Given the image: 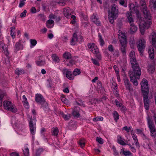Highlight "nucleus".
<instances>
[{"label":"nucleus","mask_w":156,"mask_h":156,"mask_svg":"<svg viewBox=\"0 0 156 156\" xmlns=\"http://www.w3.org/2000/svg\"><path fill=\"white\" fill-rule=\"evenodd\" d=\"M63 14L64 16L67 18L69 17L70 15H71L69 13L68 9L65 8L63 9Z\"/></svg>","instance_id":"obj_32"},{"label":"nucleus","mask_w":156,"mask_h":156,"mask_svg":"<svg viewBox=\"0 0 156 156\" xmlns=\"http://www.w3.org/2000/svg\"><path fill=\"white\" fill-rule=\"evenodd\" d=\"M90 50L94 53H96L99 51L98 49L97 48L95 45L93 46V47Z\"/></svg>","instance_id":"obj_35"},{"label":"nucleus","mask_w":156,"mask_h":156,"mask_svg":"<svg viewBox=\"0 0 156 156\" xmlns=\"http://www.w3.org/2000/svg\"><path fill=\"white\" fill-rule=\"evenodd\" d=\"M79 144L81 147L83 148L85 145V142L84 139H80L79 141Z\"/></svg>","instance_id":"obj_47"},{"label":"nucleus","mask_w":156,"mask_h":156,"mask_svg":"<svg viewBox=\"0 0 156 156\" xmlns=\"http://www.w3.org/2000/svg\"><path fill=\"white\" fill-rule=\"evenodd\" d=\"M52 58L53 61L55 62H58L60 60L58 57L55 54H53L52 55Z\"/></svg>","instance_id":"obj_39"},{"label":"nucleus","mask_w":156,"mask_h":156,"mask_svg":"<svg viewBox=\"0 0 156 156\" xmlns=\"http://www.w3.org/2000/svg\"><path fill=\"white\" fill-rule=\"evenodd\" d=\"M35 100L38 103L41 105L43 108H46L48 106L47 103L41 94H37L36 95Z\"/></svg>","instance_id":"obj_5"},{"label":"nucleus","mask_w":156,"mask_h":156,"mask_svg":"<svg viewBox=\"0 0 156 156\" xmlns=\"http://www.w3.org/2000/svg\"><path fill=\"white\" fill-rule=\"evenodd\" d=\"M123 153L124 154L125 156H126L127 155H129L131 154V153L128 151H123Z\"/></svg>","instance_id":"obj_63"},{"label":"nucleus","mask_w":156,"mask_h":156,"mask_svg":"<svg viewBox=\"0 0 156 156\" xmlns=\"http://www.w3.org/2000/svg\"><path fill=\"white\" fill-rule=\"evenodd\" d=\"M119 39L121 44L120 50L123 55L126 54V40L125 35L122 34L119 35Z\"/></svg>","instance_id":"obj_3"},{"label":"nucleus","mask_w":156,"mask_h":156,"mask_svg":"<svg viewBox=\"0 0 156 156\" xmlns=\"http://www.w3.org/2000/svg\"><path fill=\"white\" fill-rule=\"evenodd\" d=\"M15 73L18 75L23 74L25 73L24 71L23 70L19 68L16 69L15 71Z\"/></svg>","instance_id":"obj_31"},{"label":"nucleus","mask_w":156,"mask_h":156,"mask_svg":"<svg viewBox=\"0 0 156 156\" xmlns=\"http://www.w3.org/2000/svg\"><path fill=\"white\" fill-rule=\"evenodd\" d=\"M0 47L3 50L6 56L9 54V52L7 48V46L2 42H0Z\"/></svg>","instance_id":"obj_18"},{"label":"nucleus","mask_w":156,"mask_h":156,"mask_svg":"<svg viewBox=\"0 0 156 156\" xmlns=\"http://www.w3.org/2000/svg\"><path fill=\"white\" fill-rule=\"evenodd\" d=\"M148 53L150 58L153 59L154 57V50L152 46H150L149 47Z\"/></svg>","instance_id":"obj_17"},{"label":"nucleus","mask_w":156,"mask_h":156,"mask_svg":"<svg viewBox=\"0 0 156 156\" xmlns=\"http://www.w3.org/2000/svg\"><path fill=\"white\" fill-rule=\"evenodd\" d=\"M108 51L110 52H113L114 51V48L112 44H110L108 45Z\"/></svg>","instance_id":"obj_55"},{"label":"nucleus","mask_w":156,"mask_h":156,"mask_svg":"<svg viewBox=\"0 0 156 156\" xmlns=\"http://www.w3.org/2000/svg\"><path fill=\"white\" fill-rule=\"evenodd\" d=\"M99 37L100 42V44L101 46H103L105 44V42L104 40H103L101 36V35L100 34L99 35Z\"/></svg>","instance_id":"obj_51"},{"label":"nucleus","mask_w":156,"mask_h":156,"mask_svg":"<svg viewBox=\"0 0 156 156\" xmlns=\"http://www.w3.org/2000/svg\"><path fill=\"white\" fill-rule=\"evenodd\" d=\"M23 45L20 43H17L15 45V51L17 52V51L22 50L23 48Z\"/></svg>","instance_id":"obj_26"},{"label":"nucleus","mask_w":156,"mask_h":156,"mask_svg":"<svg viewBox=\"0 0 156 156\" xmlns=\"http://www.w3.org/2000/svg\"><path fill=\"white\" fill-rule=\"evenodd\" d=\"M79 108L78 107H76L73 112V116L78 117L80 116V114L79 113L78 110Z\"/></svg>","instance_id":"obj_24"},{"label":"nucleus","mask_w":156,"mask_h":156,"mask_svg":"<svg viewBox=\"0 0 156 156\" xmlns=\"http://www.w3.org/2000/svg\"><path fill=\"white\" fill-rule=\"evenodd\" d=\"M71 116V115L69 114H67L65 115L64 114H62V116L64 118L65 120H69Z\"/></svg>","instance_id":"obj_44"},{"label":"nucleus","mask_w":156,"mask_h":156,"mask_svg":"<svg viewBox=\"0 0 156 156\" xmlns=\"http://www.w3.org/2000/svg\"><path fill=\"white\" fill-rule=\"evenodd\" d=\"M30 42L31 45L33 46H35L37 43V41L33 39H31L30 40Z\"/></svg>","instance_id":"obj_49"},{"label":"nucleus","mask_w":156,"mask_h":156,"mask_svg":"<svg viewBox=\"0 0 156 156\" xmlns=\"http://www.w3.org/2000/svg\"><path fill=\"white\" fill-rule=\"evenodd\" d=\"M111 7V11L109 12L108 16L109 22L112 24L114 23L115 19L118 17L119 8L118 6L115 4H112Z\"/></svg>","instance_id":"obj_2"},{"label":"nucleus","mask_w":156,"mask_h":156,"mask_svg":"<svg viewBox=\"0 0 156 156\" xmlns=\"http://www.w3.org/2000/svg\"><path fill=\"white\" fill-rule=\"evenodd\" d=\"M103 120V118L102 117H97L93 118V120L95 121H102Z\"/></svg>","instance_id":"obj_56"},{"label":"nucleus","mask_w":156,"mask_h":156,"mask_svg":"<svg viewBox=\"0 0 156 156\" xmlns=\"http://www.w3.org/2000/svg\"><path fill=\"white\" fill-rule=\"evenodd\" d=\"M113 68L116 73V74H117L118 73H119V69L118 68L117 66H116L115 65L114 66Z\"/></svg>","instance_id":"obj_59"},{"label":"nucleus","mask_w":156,"mask_h":156,"mask_svg":"<svg viewBox=\"0 0 156 156\" xmlns=\"http://www.w3.org/2000/svg\"><path fill=\"white\" fill-rule=\"evenodd\" d=\"M92 20L94 23L98 25H100L101 23L98 20V19L97 18L96 15L93 14L91 17Z\"/></svg>","instance_id":"obj_21"},{"label":"nucleus","mask_w":156,"mask_h":156,"mask_svg":"<svg viewBox=\"0 0 156 156\" xmlns=\"http://www.w3.org/2000/svg\"><path fill=\"white\" fill-rule=\"evenodd\" d=\"M144 102L145 108L147 110L149 109V106L150 104V102L149 101L148 97H145L143 98Z\"/></svg>","instance_id":"obj_13"},{"label":"nucleus","mask_w":156,"mask_h":156,"mask_svg":"<svg viewBox=\"0 0 156 156\" xmlns=\"http://www.w3.org/2000/svg\"><path fill=\"white\" fill-rule=\"evenodd\" d=\"M40 20L43 22H44L45 20L46 17L43 14H40L38 15Z\"/></svg>","instance_id":"obj_41"},{"label":"nucleus","mask_w":156,"mask_h":156,"mask_svg":"<svg viewBox=\"0 0 156 156\" xmlns=\"http://www.w3.org/2000/svg\"><path fill=\"white\" fill-rule=\"evenodd\" d=\"M148 70V71L150 72L151 73H153L154 70V66L151 65H150L149 66Z\"/></svg>","instance_id":"obj_42"},{"label":"nucleus","mask_w":156,"mask_h":156,"mask_svg":"<svg viewBox=\"0 0 156 156\" xmlns=\"http://www.w3.org/2000/svg\"><path fill=\"white\" fill-rule=\"evenodd\" d=\"M78 40L77 34L74 33L73 35V37L70 41L71 44L72 45H75L77 42Z\"/></svg>","instance_id":"obj_16"},{"label":"nucleus","mask_w":156,"mask_h":156,"mask_svg":"<svg viewBox=\"0 0 156 156\" xmlns=\"http://www.w3.org/2000/svg\"><path fill=\"white\" fill-rule=\"evenodd\" d=\"M11 30H10V34L11 36L13 37L14 36V33L13 32L15 30V27H11L10 28ZM13 38V37H12Z\"/></svg>","instance_id":"obj_62"},{"label":"nucleus","mask_w":156,"mask_h":156,"mask_svg":"<svg viewBox=\"0 0 156 156\" xmlns=\"http://www.w3.org/2000/svg\"><path fill=\"white\" fill-rule=\"evenodd\" d=\"M131 66L132 70L129 71V74L131 82L134 85L136 86L138 84L136 79L139 78L141 73L140 68L138 63Z\"/></svg>","instance_id":"obj_1"},{"label":"nucleus","mask_w":156,"mask_h":156,"mask_svg":"<svg viewBox=\"0 0 156 156\" xmlns=\"http://www.w3.org/2000/svg\"><path fill=\"white\" fill-rule=\"evenodd\" d=\"M141 91L143 98L144 97H148L149 88H141Z\"/></svg>","instance_id":"obj_23"},{"label":"nucleus","mask_w":156,"mask_h":156,"mask_svg":"<svg viewBox=\"0 0 156 156\" xmlns=\"http://www.w3.org/2000/svg\"><path fill=\"white\" fill-rule=\"evenodd\" d=\"M150 21L149 22H145L144 23H141L139 24L140 32L142 35L144 34V29L147 27V28H149L150 25Z\"/></svg>","instance_id":"obj_10"},{"label":"nucleus","mask_w":156,"mask_h":156,"mask_svg":"<svg viewBox=\"0 0 156 156\" xmlns=\"http://www.w3.org/2000/svg\"><path fill=\"white\" fill-rule=\"evenodd\" d=\"M29 126L31 133L34 135L35 133L36 128V120L34 119H30L29 122Z\"/></svg>","instance_id":"obj_9"},{"label":"nucleus","mask_w":156,"mask_h":156,"mask_svg":"<svg viewBox=\"0 0 156 156\" xmlns=\"http://www.w3.org/2000/svg\"><path fill=\"white\" fill-rule=\"evenodd\" d=\"M117 141L121 145H126V144L125 143L120 136L118 138Z\"/></svg>","instance_id":"obj_34"},{"label":"nucleus","mask_w":156,"mask_h":156,"mask_svg":"<svg viewBox=\"0 0 156 156\" xmlns=\"http://www.w3.org/2000/svg\"><path fill=\"white\" fill-rule=\"evenodd\" d=\"M30 12L32 13H34L36 12V9L34 7H32L30 9Z\"/></svg>","instance_id":"obj_64"},{"label":"nucleus","mask_w":156,"mask_h":156,"mask_svg":"<svg viewBox=\"0 0 156 156\" xmlns=\"http://www.w3.org/2000/svg\"><path fill=\"white\" fill-rule=\"evenodd\" d=\"M90 50L94 53H96L99 51L98 49L97 48L95 45L93 46V47Z\"/></svg>","instance_id":"obj_36"},{"label":"nucleus","mask_w":156,"mask_h":156,"mask_svg":"<svg viewBox=\"0 0 156 156\" xmlns=\"http://www.w3.org/2000/svg\"><path fill=\"white\" fill-rule=\"evenodd\" d=\"M59 131L58 128L57 127L52 128L51 134L52 135H54L55 136H57Z\"/></svg>","instance_id":"obj_30"},{"label":"nucleus","mask_w":156,"mask_h":156,"mask_svg":"<svg viewBox=\"0 0 156 156\" xmlns=\"http://www.w3.org/2000/svg\"><path fill=\"white\" fill-rule=\"evenodd\" d=\"M94 45L95 44L94 43H90L88 44L87 46L88 48L90 50Z\"/></svg>","instance_id":"obj_58"},{"label":"nucleus","mask_w":156,"mask_h":156,"mask_svg":"<svg viewBox=\"0 0 156 156\" xmlns=\"http://www.w3.org/2000/svg\"><path fill=\"white\" fill-rule=\"evenodd\" d=\"M91 60L93 61V63L95 65L97 66H99V63L98 62V61L97 60L95 59H94L93 58H92Z\"/></svg>","instance_id":"obj_57"},{"label":"nucleus","mask_w":156,"mask_h":156,"mask_svg":"<svg viewBox=\"0 0 156 156\" xmlns=\"http://www.w3.org/2000/svg\"><path fill=\"white\" fill-rule=\"evenodd\" d=\"M144 16L145 19V21L146 22L150 21V24L151 22V16L150 10L147 8H144L142 9Z\"/></svg>","instance_id":"obj_7"},{"label":"nucleus","mask_w":156,"mask_h":156,"mask_svg":"<svg viewBox=\"0 0 156 156\" xmlns=\"http://www.w3.org/2000/svg\"><path fill=\"white\" fill-rule=\"evenodd\" d=\"M61 99L62 102L65 104H67L69 103V101L64 95H62L61 97Z\"/></svg>","instance_id":"obj_40"},{"label":"nucleus","mask_w":156,"mask_h":156,"mask_svg":"<svg viewBox=\"0 0 156 156\" xmlns=\"http://www.w3.org/2000/svg\"><path fill=\"white\" fill-rule=\"evenodd\" d=\"M62 72L64 74H65L67 78L70 80H73L74 79V76L72 74V72L69 71L66 69H64L63 70Z\"/></svg>","instance_id":"obj_11"},{"label":"nucleus","mask_w":156,"mask_h":156,"mask_svg":"<svg viewBox=\"0 0 156 156\" xmlns=\"http://www.w3.org/2000/svg\"><path fill=\"white\" fill-rule=\"evenodd\" d=\"M54 21L52 20H49L46 22L47 27L48 28H51L54 25Z\"/></svg>","instance_id":"obj_25"},{"label":"nucleus","mask_w":156,"mask_h":156,"mask_svg":"<svg viewBox=\"0 0 156 156\" xmlns=\"http://www.w3.org/2000/svg\"><path fill=\"white\" fill-rule=\"evenodd\" d=\"M3 105L5 109L11 111L13 112H16L17 109L15 108V106L12 104L11 101H5L3 102Z\"/></svg>","instance_id":"obj_4"},{"label":"nucleus","mask_w":156,"mask_h":156,"mask_svg":"<svg viewBox=\"0 0 156 156\" xmlns=\"http://www.w3.org/2000/svg\"><path fill=\"white\" fill-rule=\"evenodd\" d=\"M148 126L150 130L151 135L153 137H156V129L153 122L150 119L148 120Z\"/></svg>","instance_id":"obj_6"},{"label":"nucleus","mask_w":156,"mask_h":156,"mask_svg":"<svg viewBox=\"0 0 156 156\" xmlns=\"http://www.w3.org/2000/svg\"><path fill=\"white\" fill-rule=\"evenodd\" d=\"M136 17L139 21V24L140 22L144 23L146 22L145 20H143V17H141V14L140 13L139 11L137 10L136 11Z\"/></svg>","instance_id":"obj_15"},{"label":"nucleus","mask_w":156,"mask_h":156,"mask_svg":"<svg viewBox=\"0 0 156 156\" xmlns=\"http://www.w3.org/2000/svg\"><path fill=\"white\" fill-rule=\"evenodd\" d=\"M141 88H148L147 80L145 79H143L140 83Z\"/></svg>","instance_id":"obj_22"},{"label":"nucleus","mask_w":156,"mask_h":156,"mask_svg":"<svg viewBox=\"0 0 156 156\" xmlns=\"http://www.w3.org/2000/svg\"><path fill=\"white\" fill-rule=\"evenodd\" d=\"M27 12L26 10H24L23 12H22L20 15V17H24L26 16V13Z\"/></svg>","instance_id":"obj_61"},{"label":"nucleus","mask_w":156,"mask_h":156,"mask_svg":"<svg viewBox=\"0 0 156 156\" xmlns=\"http://www.w3.org/2000/svg\"><path fill=\"white\" fill-rule=\"evenodd\" d=\"M115 121L117 122V120L119 119V115L116 111H114L113 113Z\"/></svg>","instance_id":"obj_43"},{"label":"nucleus","mask_w":156,"mask_h":156,"mask_svg":"<svg viewBox=\"0 0 156 156\" xmlns=\"http://www.w3.org/2000/svg\"><path fill=\"white\" fill-rule=\"evenodd\" d=\"M145 41L144 39H141L139 40L137 42V47L141 55H142L144 50L145 46Z\"/></svg>","instance_id":"obj_8"},{"label":"nucleus","mask_w":156,"mask_h":156,"mask_svg":"<svg viewBox=\"0 0 156 156\" xmlns=\"http://www.w3.org/2000/svg\"><path fill=\"white\" fill-rule=\"evenodd\" d=\"M96 140L100 144H102L103 143V140L101 137H97L96 138Z\"/></svg>","instance_id":"obj_48"},{"label":"nucleus","mask_w":156,"mask_h":156,"mask_svg":"<svg viewBox=\"0 0 156 156\" xmlns=\"http://www.w3.org/2000/svg\"><path fill=\"white\" fill-rule=\"evenodd\" d=\"M130 24V28L129 32L130 33L133 34L136 32L137 30V28L136 26L134 25L133 23Z\"/></svg>","instance_id":"obj_19"},{"label":"nucleus","mask_w":156,"mask_h":156,"mask_svg":"<svg viewBox=\"0 0 156 156\" xmlns=\"http://www.w3.org/2000/svg\"><path fill=\"white\" fill-rule=\"evenodd\" d=\"M94 54L95 55L96 57L98 60H101V56L100 53L99 52V51L97 53H95Z\"/></svg>","instance_id":"obj_52"},{"label":"nucleus","mask_w":156,"mask_h":156,"mask_svg":"<svg viewBox=\"0 0 156 156\" xmlns=\"http://www.w3.org/2000/svg\"><path fill=\"white\" fill-rule=\"evenodd\" d=\"M81 73L80 70L78 69H76L73 71L74 76H76L80 74Z\"/></svg>","instance_id":"obj_46"},{"label":"nucleus","mask_w":156,"mask_h":156,"mask_svg":"<svg viewBox=\"0 0 156 156\" xmlns=\"http://www.w3.org/2000/svg\"><path fill=\"white\" fill-rule=\"evenodd\" d=\"M36 63L37 65L38 66H41L45 64V62L44 61L40 60H39V61H36Z\"/></svg>","instance_id":"obj_45"},{"label":"nucleus","mask_w":156,"mask_h":156,"mask_svg":"<svg viewBox=\"0 0 156 156\" xmlns=\"http://www.w3.org/2000/svg\"><path fill=\"white\" fill-rule=\"evenodd\" d=\"M131 129V127H129L128 128L127 126H125L123 128V129L125 130L127 132H129L130 131H132ZM132 131H133V130H132Z\"/></svg>","instance_id":"obj_54"},{"label":"nucleus","mask_w":156,"mask_h":156,"mask_svg":"<svg viewBox=\"0 0 156 156\" xmlns=\"http://www.w3.org/2000/svg\"><path fill=\"white\" fill-rule=\"evenodd\" d=\"M63 57L65 58L69 59L71 58V55L69 52H66L63 54Z\"/></svg>","instance_id":"obj_33"},{"label":"nucleus","mask_w":156,"mask_h":156,"mask_svg":"<svg viewBox=\"0 0 156 156\" xmlns=\"http://www.w3.org/2000/svg\"><path fill=\"white\" fill-rule=\"evenodd\" d=\"M126 16L127 20L129 23H133V19L131 12H127L126 14Z\"/></svg>","instance_id":"obj_14"},{"label":"nucleus","mask_w":156,"mask_h":156,"mask_svg":"<svg viewBox=\"0 0 156 156\" xmlns=\"http://www.w3.org/2000/svg\"><path fill=\"white\" fill-rule=\"evenodd\" d=\"M123 80L126 87L127 88H130L131 86V84L128 79L126 76L124 77Z\"/></svg>","instance_id":"obj_27"},{"label":"nucleus","mask_w":156,"mask_h":156,"mask_svg":"<svg viewBox=\"0 0 156 156\" xmlns=\"http://www.w3.org/2000/svg\"><path fill=\"white\" fill-rule=\"evenodd\" d=\"M149 3L151 8H153L154 9H156V0H150Z\"/></svg>","instance_id":"obj_29"},{"label":"nucleus","mask_w":156,"mask_h":156,"mask_svg":"<svg viewBox=\"0 0 156 156\" xmlns=\"http://www.w3.org/2000/svg\"><path fill=\"white\" fill-rule=\"evenodd\" d=\"M119 3L121 5L125 7L127 6V2L126 0H120L119 1Z\"/></svg>","instance_id":"obj_37"},{"label":"nucleus","mask_w":156,"mask_h":156,"mask_svg":"<svg viewBox=\"0 0 156 156\" xmlns=\"http://www.w3.org/2000/svg\"><path fill=\"white\" fill-rule=\"evenodd\" d=\"M119 51L117 50H115L113 54V55L115 57H118L119 56Z\"/></svg>","instance_id":"obj_60"},{"label":"nucleus","mask_w":156,"mask_h":156,"mask_svg":"<svg viewBox=\"0 0 156 156\" xmlns=\"http://www.w3.org/2000/svg\"><path fill=\"white\" fill-rule=\"evenodd\" d=\"M23 154L25 156H27L29 154V151L27 148L25 149V150H23Z\"/></svg>","instance_id":"obj_53"},{"label":"nucleus","mask_w":156,"mask_h":156,"mask_svg":"<svg viewBox=\"0 0 156 156\" xmlns=\"http://www.w3.org/2000/svg\"><path fill=\"white\" fill-rule=\"evenodd\" d=\"M23 100L22 101L25 107L27 109H28L29 108V104L27 102V99L24 95H23Z\"/></svg>","instance_id":"obj_28"},{"label":"nucleus","mask_w":156,"mask_h":156,"mask_svg":"<svg viewBox=\"0 0 156 156\" xmlns=\"http://www.w3.org/2000/svg\"><path fill=\"white\" fill-rule=\"evenodd\" d=\"M129 59L131 65L137 63L135 57V55L134 51H131L129 53Z\"/></svg>","instance_id":"obj_12"},{"label":"nucleus","mask_w":156,"mask_h":156,"mask_svg":"<svg viewBox=\"0 0 156 156\" xmlns=\"http://www.w3.org/2000/svg\"><path fill=\"white\" fill-rule=\"evenodd\" d=\"M152 40V44L154 47H155L156 46V33L153 32L151 35Z\"/></svg>","instance_id":"obj_20"},{"label":"nucleus","mask_w":156,"mask_h":156,"mask_svg":"<svg viewBox=\"0 0 156 156\" xmlns=\"http://www.w3.org/2000/svg\"><path fill=\"white\" fill-rule=\"evenodd\" d=\"M141 8L143 9L144 8H147L146 5V3L144 0H141L140 1Z\"/></svg>","instance_id":"obj_38"},{"label":"nucleus","mask_w":156,"mask_h":156,"mask_svg":"<svg viewBox=\"0 0 156 156\" xmlns=\"http://www.w3.org/2000/svg\"><path fill=\"white\" fill-rule=\"evenodd\" d=\"M43 150L42 149H38L36 153V156H39L40 155L41 153L42 152Z\"/></svg>","instance_id":"obj_50"}]
</instances>
